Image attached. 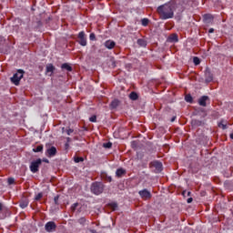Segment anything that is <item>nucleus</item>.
<instances>
[{
    "label": "nucleus",
    "instance_id": "f257e3e1",
    "mask_svg": "<svg viewBox=\"0 0 233 233\" xmlns=\"http://www.w3.org/2000/svg\"><path fill=\"white\" fill-rule=\"evenodd\" d=\"M177 8V4H176L174 1H171L158 6L157 12L160 15V19H172V17H174V12H176Z\"/></svg>",
    "mask_w": 233,
    "mask_h": 233
},
{
    "label": "nucleus",
    "instance_id": "f03ea898",
    "mask_svg": "<svg viewBox=\"0 0 233 233\" xmlns=\"http://www.w3.org/2000/svg\"><path fill=\"white\" fill-rule=\"evenodd\" d=\"M90 190L95 196H100L105 192V184L103 182L96 181L91 184Z\"/></svg>",
    "mask_w": 233,
    "mask_h": 233
},
{
    "label": "nucleus",
    "instance_id": "7ed1b4c3",
    "mask_svg": "<svg viewBox=\"0 0 233 233\" xmlns=\"http://www.w3.org/2000/svg\"><path fill=\"white\" fill-rule=\"evenodd\" d=\"M25 75V71L22 69H18L17 72L11 77V83L18 86L21 79H23V76Z\"/></svg>",
    "mask_w": 233,
    "mask_h": 233
},
{
    "label": "nucleus",
    "instance_id": "20e7f679",
    "mask_svg": "<svg viewBox=\"0 0 233 233\" xmlns=\"http://www.w3.org/2000/svg\"><path fill=\"white\" fill-rule=\"evenodd\" d=\"M149 168H154L155 174H159L160 172H163V163L158 160H154L149 163Z\"/></svg>",
    "mask_w": 233,
    "mask_h": 233
},
{
    "label": "nucleus",
    "instance_id": "39448f33",
    "mask_svg": "<svg viewBox=\"0 0 233 233\" xmlns=\"http://www.w3.org/2000/svg\"><path fill=\"white\" fill-rule=\"evenodd\" d=\"M42 164L43 160L41 158L32 161L29 167L31 172H33V174L39 172V167H41Z\"/></svg>",
    "mask_w": 233,
    "mask_h": 233
},
{
    "label": "nucleus",
    "instance_id": "423d86ee",
    "mask_svg": "<svg viewBox=\"0 0 233 233\" xmlns=\"http://www.w3.org/2000/svg\"><path fill=\"white\" fill-rule=\"evenodd\" d=\"M46 156L47 157H54L55 156L57 155V148L54 146H51L50 144H46Z\"/></svg>",
    "mask_w": 233,
    "mask_h": 233
},
{
    "label": "nucleus",
    "instance_id": "0eeeda50",
    "mask_svg": "<svg viewBox=\"0 0 233 233\" xmlns=\"http://www.w3.org/2000/svg\"><path fill=\"white\" fill-rule=\"evenodd\" d=\"M76 43L80 45L81 46H86V34H85V31H81L77 35V40Z\"/></svg>",
    "mask_w": 233,
    "mask_h": 233
},
{
    "label": "nucleus",
    "instance_id": "6e6552de",
    "mask_svg": "<svg viewBox=\"0 0 233 233\" xmlns=\"http://www.w3.org/2000/svg\"><path fill=\"white\" fill-rule=\"evenodd\" d=\"M205 83H212L214 81V74H212V71H210L209 67H206L205 73Z\"/></svg>",
    "mask_w": 233,
    "mask_h": 233
},
{
    "label": "nucleus",
    "instance_id": "1a4fd4ad",
    "mask_svg": "<svg viewBox=\"0 0 233 233\" xmlns=\"http://www.w3.org/2000/svg\"><path fill=\"white\" fill-rule=\"evenodd\" d=\"M45 228L46 232H56V228H57V225H56V222L49 221L46 224Z\"/></svg>",
    "mask_w": 233,
    "mask_h": 233
},
{
    "label": "nucleus",
    "instance_id": "9d476101",
    "mask_svg": "<svg viewBox=\"0 0 233 233\" xmlns=\"http://www.w3.org/2000/svg\"><path fill=\"white\" fill-rule=\"evenodd\" d=\"M205 125H207V122H205V120H198V119L191 120V126L194 128H198V127H205Z\"/></svg>",
    "mask_w": 233,
    "mask_h": 233
},
{
    "label": "nucleus",
    "instance_id": "9b49d317",
    "mask_svg": "<svg viewBox=\"0 0 233 233\" xmlns=\"http://www.w3.org/2000/svg\"><path fill=\"white\" fill-rule=\"evenodd\" d=\"M138 194L142 199H150V198H152V194L147 189L140 190Z\"/></svg>",
    "mask_w": 233,
    "mask_h": 233
},
{
    "label": "nucleus",
    "instance_id": "f8f14e48",
    "mask_svg": "<svg viewBox=\"0 0 233 233\" xmlns=\"http://www.w3.org/2000/svg\"><path fill=\"white\" fill-rule=\"evenodd\" d=\"M207 101H210V97L208 96H202L198 98V105L200 106H207Z\"/></svg>",
    "mask_w": 233,
    "mask_h": 233
},
{
    "label": "nucleus",
    "instance_id": "ddd939ff",
    "mask_svg": "<svg viewBox=\"0 0 233 233\" xmlns=\"http://www.w3.org/2000/svg\"><path fill=\"white\" fill-rule=\"evenodd\" d=\"M104 46H106V48H108V50H112V48L116 47V42H114L113 40H106Z\"/></svg>",
    "mask_w": 233,
    "mask_h": 233
},
{
    "label": "nucleus",
    "instance_id": "4468645a",
    "mask_svg": "<svg viewBox=\"0 0 233 233\" xmlns=\"http://www.w3.org/2000/svg\"><path fill=\"white\" fill-rule=\"evenodd\" d=\"M116 176L117 177H123V176H127V169H125L123 167L116 169Z\"/></svg>",
    "mask_w": 233,
    "mask_h": 233
},
{
    "label": "nucleus",
    "instance_id": "2eb2a0df",
    "mask_svg": "<svg viewBox=\"0 0 233 233\" xmlns=\"http://www.w3.org/2000/svg\"><path fill=\"white\" fill-rule=\"evenodd\" d=\"M28 203H29L28 198H23L21 199L19 205H20L21 208H26V207H28Z\"/></svg>",
    "mask_w": 233,
    "mask_h": 233
},
{
    "label": "nucleus",
    "instance_id": "dca6fc26",
    "mask_svg": "<svg viewBox=\"0 0 233 233\" xmlns=\"http://www.w3.org/2000/svg\"><path fill=\"white\" fill-rule=\"evenodd\" d=\"M129 99H131V101H137L139 99V95L133 91L129 94Z\"/></svg>",
    "mask_w": 233,
    "mask_h": 233
},
{
    "label": "nucleus",
    "instance_id": "f3484780",
    "mask_svg": "<svg viewBox=\"0 0 233 233\" xmlns=\"http://www.w3.org/2000/svg\"><path fill=\"white\" fill-rule=\"evenodd\" d=\"M179 41V39L177 38V35L176 34H172L169 37H168V42L169 43H177Z\"/></svg>",
    "mask_w": 233,
    "mask_h": 233
},
{
    "label": "nucleus",
    "instance_id": "a211bd4d",
    "mask_svg": "<svg viewBox=\"0 0 233 233\" xmlns=\"http://www.w3.org/2000/svg\"><path fill=\"white\" fill-rule=\"evenodd\" d=\"M101 177L102 179H104V181H107V183H112V177L108 176L106 173H102Z\"/></svg>",
    "mask_w": 233,
    "mask_h": 233
},
{
    "label": "nucleus",
    "instance_id": "6ab92c4d",
    "mask_svg": "<svg viewBox=\"0 0 233 233\" xmlns=\"http://www.w3.org/2000/svg\"><path fill=\"white\" fill-rule=\"evenodd\" d=\"M62 70H66L67 72H72V66L68 65V63H65L61 66Z\"/></svg>",
    "mask_w": 233,
    "mask_h": 233
},
{
    "label": "nucleus",
    "instance_id": "aec40b11",
    "mask_svg": "<svg viewBox=\"0 0 233 233\" xmlns=\"http://www.w3.org/2000/svg\"><path fill=\"white\" fill-rule=\"evenodd\" d=\"M204 20L206 21V23H212V20L214 19V16H212V15L210 14H206L204 15Z\"/></svg>",
    "mask_w": 233,
    "mask_h": 233
},
{
    "label": "nucleus",
    "instance_id": "412c9836",
    "mask_svg": "<svg viewBox=\"0 0 233 233\" xmlns=\"http://www.w3.org/2000/svg\"><path fill=\"white\" fill-rule=\"evenodd\" d=\"M138 46H142L143 48L147 47V40L143 39V38H139L137 41Z\"/></svg>",
    "mask_w": 233,
    "mask_h": 233
},
{
    "label": "nucleus",
    "instance_id": "4be33fe9",
    "mask_svg": "<svg viewBox=\"0 0 233 233\" xmlns=\"http://www.w3.org/2000/svg\"><path fill=\"white\" fill-rule=\"evenodd\" d=\"M54 70H56V66H54V65L49 64L48 66H46V73H51L54 74Z\"/></svg>",
    "mask_w": 233,
    "mask_h": 233
},
{
    "label": "nucleus",
    "instance_id": "5701e85b",
    "mask_svg": "<svg viewBox=\"0 0 233 233\" xmlns=\"http://www.w3.org/2000/svg\"><path fill=\"white\" fill-rule=\"evenodd\" d=\"M116 106H119V100L115 99L111 102L110 107L111 108H116Z\"/></svg>",
    "mask_w": 233,
    "mask_h": 233
},
{
    "label": "nucleus",
    "instance_id": "b1692460",
    "mask_svg": "<svg viewBox=\"0 0 233 233\" xmlns=\"http://www.w3.org/2000/svg\"><path fill=\"white\" fill-rule=\"evenodd\" d=\"M141 23L143 26H148V23H150V20H148V18H143L141 20Z\"/></svg>",
    "mask_w": 233,
    "mask_h": 233
},
{
    "label": "nucleus",
    "instance_id": "393cba45",
    "mask_svg": "<svg viewBox=\"0 0 233 233\" xmlns=\"http://www.w3.org/2000/svg\"><path fill=\"white\" fill-rule=\"evenodd\" d=\"M85 158L83 157H75V163H83Z\"/></svg>",
    "mask_w": 233,
    "mask_h": 233
},
{
    "label": "nucleus",
    "instance_id": "a878e982",
    "mask_svg": "<svg viewBox=\"0 0 233 233\" xmlns=\"http://www.w3.org/2000/svg\"><path fill=\"white\" fill-rule=\"evenodd\" d=\"M33 152H43V145L37 146L35 148H33Z\"/></svg>",
    "mask_w": 233,
    "mask_h": 233
},
{
    "label": "nucleus",
    "instance_id": "bb28decb",
    "mask_svg": "<svg viewBox=\"0 0 233 233\" xmlns=\"http://www.w3.org/2000/svg\"><path fill=\"white\" fill-rule=\"evenodd\" d=\"M185 99H186L187 103H192V101H193L191 95H186Z\"/></svg>",
    "mask_w": 233,
    "mask_h": 233
},
{
    "label": "nucleus",
    "instance_id": "cd10ccee",
    "mask_svg": "<svg viewBox=\"0 0 233 233\" xmlns=\"http://www.w3.org/2000/svg\"><path fill=\"white\" fill-rule=\"evenodd\" d=\"M218 127L219 128H221L222 130H227V124H223V121L218 123Z\"/></svg>",
    "mask_w": 233,
    "mask_h": 233
},
{
    "label": "nucleus",
    "instance_id": "c85d7f7f",
    "mask_svg": "<svg viewBox=\"0 0 233 233\" xmlns=\"http://www.w3.org/2000/svg\"><path fill=\"white\" fill-rule=\"evenodd\" d=\"M193 63H194V65L198 66V65H199V63H201V60H199V58L198 56H195L193 58Z\"/></svg>",
    "mask_w": 233,
    "mask_h": 233
},
{
    "label": "nucleus",
    "instance_id": "c756f323",
    "mask_svg": "<svg viewBox=\"0 0 233 233\" xmlns=\"http://www.w3.org/2000/svg\"><path fill=\"white\" fill-rule=\"evenodd\" d=\"M104 148H112V142L103 144Z\"/></svg>",
    "mask_w": 233,
    "mask_h": 233
},
{
    "label": "nucleus",
    "instance_id": "7c9ffc66",
    "mask_svg": "<svg viewBox=\"0 0 233 233\" xmlns=\"http://www.w3.org/2000/svg\"><path fill=\"white\" fill-rule=\"evenodd\" d=\"M7 183L8 185H14V183H15V179L14 177H8Z\"/></svg>",
    "mask_w": 233,
    "mask_h": 233
},
{
    "label": "nucleus",
    "instance_id": "2f4dec72",
    "mask_svg": "<svg viewBox=\"0 0 233 233\" xmlns=\"http://www.w3.org/2000/svg\"><path fill=\"white\" fill-rule=\"evenodd\" d=\"M109 207L112 210H117V203H111L109 204Z\"/></svg>",
    "mask_w": 233,
    "mask_h": 233
},
{
    "label": "nucleus",
    "instance_id": "473e14b6",
    "mask_svg": "<svg viewBox=\"0 0 233 233\" xmlns=\"http://www.w3.org/2000/svg\"><path fill=\"white\" fill-rule=\"evenodd\" d=\"M89 121H91V123H96L97 121V116L96 115L92 116L90 118H89Z\"/></svg>",
    "mask_w": 233,
    "mask_h": 233
},
{
    "label": "nucleus",
    "instance_id": "72a5a7b5",
    "mask_svg": "<svg viewBox=\"0 0 233 233\" xmlns=\"http://www.w3.org/2000/svg\"><path fill=\"white\" fill-rule=\"evenodd\" d=\"M191 194H192V192L187 191V190H185V191L182 192V196H184V198L187 197H187H190Z\"/></svg>",
    "mask_w": 233,
    "mask_h": 233
},
{
    "label": "nucleus",
    "instance_id": "f704fd0d",
    "mask_svg": "<svg viewBox=\"0 0 233 233\" xmlns=\"http://www.w3.org/2000/svg\"><path fill=\"white\" fill-rule=\"evenodd\" d=\"M42 198H43V193H38L35 198V201H39V199H41Z\"/></svg>",
    "mask_w": 233,
    "mask_h": 233
},
{
    "label": "nucleus",
    "instance_id": "c9c22d12",
    "mask_svg": "<svg viewBox=\"0 0 233 233\" xmlns=\"http://www.w3.org/2000/svg\"><path fill=\"white\" fill-rule=\"evenodd\" d=\"M78 205H79L78 203H75L71 206L72 212H76V208H77Z\"/></svg>",
    "mask_w": 233,
    "mask_h": 233
},
{
    "label": "nucleus",
    "instance_id": "e433bc0d",
    "mask_svg": "<svg viewBox=\"0 0 233 233\" xmlns=\"http://www.w3.org/2000/svg\"><path fill=\"white\" fill-rule=\"evenodd\" d=\"M89 39H90V41H96V34L91 33L89 35Z\"/></svg>",
    "mask_w": 233,
    "mask_h": 233
},
{
    "label": "nucleus",
    "instance_id": "4c0bfd02",
    "mask_svg": "<svg viewBox=\"0 0 233 233\" xmlns=\"http://www.w3.org/2000/svg\"><path fill=\"white\" fill-rule=\"evenodd\" d=\"M55 205H59V196L54 198Z\"/></svg>",
    "mask_w": 233,
    "mask_h": 233
},
{
    "label": "nucleus",
    "instance_id": "58836bf2",
    "mask_svg": "<svg viewBox=\"0 0 233 233\" xmlns=\"http://www.w3.org/2000/svg\"><path fill=\"white\" fill-rule=\"evenodd\" d=\"M66 132L67 136H70L71 134H74V129L69 128V129H66Z\"/></svg>",
    "mask_w": 233,
    "mask_h": 233
},
{
    "label": "nucleus",
    "instance_id": "ea45409f",
    "mask_svg": "<svg viewBox=\"0 0 233 233\" xmlns=\"http://www.w3.org/2000/svg\"><path fill=\"white\" fill-rule=\"evenodd\" d=\"M3 210H5V205L0 202V214L3 212Z\"/></svg>",
    "mask_w": 233,
    "mask_h": 233
},
{
    "label": "nucleus",
    "instance_id": "a19ab883",
    "mask_svg": "<svg viewBox=\"0 0 233 233\" xmlns=\"http://www.w3.org/2000/svg\"><path fill=\"white\" fill-rule=\"evenodd\" d=\"M192 201H194V198H187V203H192Z\"/></svg>",
    "mask_w": 233,
    "mask_h": 233
},
{
    "label": "nucleus",
    "instance_id": "79ce46f5",
    "mask_svg": "<svg viewBox=\"0 0 233 233\" xmlns=\"http://www.w3.org/2000/svg\"><path fill=\"white\" fill-rule=\"evenodd\" d=\"M208 34H214V28H210V29L208 30Z\"/></svg>",
    "mask_w": 233,
    "mask_h": 233
},
{
    "label": "nucleus",
    "instance_id": "37998d69",
    "mask_svg": "<svg viewBox=\"0 0 233 233\" xmlns=\"http://www.w3.org/2000/svg\"><path fill=\"white\" fill-rule=\"evenodd\" d=\"M44 163H50V161L47 158H43Z\"/></svg>",
    "mask_w": 233,
    "mask_h": 233
},
{
    "label": "nucleus",
    "instance_id": "c03bdc74",
    "mask_svg": "<svg viewBox=\"0 0 233 233\" xmlns=\"http://www.w3.org/2000/svg\"><path fill=\"white\" fill-rule=\"evenodd\" d=\"M65 147H66V150H67V148H69L70 145L66 142Z\"/></svg>",
    "mask_w": 233,
    "mask_h": 233
},
{
    "label": "nucleus",
    "instance_id": "a18cd8bd",
    "mask_svg": "<svg viewBox=\"0 0 233 233\" xmlns=\"http://www.w3.org/2000/svg\"><path fill=\"white\" fill-rule=\"evenodd\" d=\"M112 66H113V68H116V61L112 62Z\"/></svg>",
    "mask_w": 233,
    "mask_h": 233
},
{
    "label": "nucleus",
    "instance_id": "49530a36",
    "mask_svg": "<svg viewBox=\"0 0 233 233\" xmlns=\"http://www.w3.org/2000/svg\"><path fill=\"white\" fill-rule=\"evenodd\" d=\"M66 141H67V143H70L72 141V138L66 137Z\"/></svg>",
    "mask_w": 233,
    "mask_h": 233
},
{
    "label": "nucleus",
    "instance_id": "de8ad7c7",
    "mask_svg": "<svg viewBox=\"0 0 233 233\" xmlns=\"http://www.w3.org/2000/svg\"><path fill=\"white\" fill-rule=\"evenodd\" d=\"M79 221H80V223H85L86 219L85 218H80Z\"/></svg>",
    "mask_w": 233,
    "mask_h": 233
},
{
    "label": "nucleus",
    "instance_id": "09e8293b",
    "mask_svg": "<svg viewBox=\"0 0 233 233\" xmlns=\"http://www.w3.org/2000/svg\"><path fill=\"white\" fill-rule=\"evenodd\" d=\"M91 233H97V231L96 229H90Z\"/></svg>",
    "mask_w": 233,
    "mask_h": 233
},
{
    "label": "nucleus",
    "instance_id": "8fccbe9b",
    "mask_svg": "<svg viewBox=\"0 0 233 233\" xmlns=\"http://www.w3.org/2000/svg\"><path fill=\"white\" fill-rule=\"evenodd\" d=\"M174 121H176V116H173V117L171 118V122L174 123Z\"/></svg>",
    "mask_w": 233,
    "mask_h": 233
},
{
    "label": "nucleus",
    "instance_id": "3c124183",
    "mask_svg": "<svg viewBox=\"0 0 233 233\" xmlns=\"http://www.w3.org/2000/svg\"><path fill=\"white\" fill-rule=\"evenodd\" d=\"M229 137H230L231 139H233V133H231V134L229 135Z\"/></svg>",
    "mask_w": 233,
    "mask_h": 233
},
{
    "label": "nucleus",
    "instance_id": "603ef678",
    "mask_svg": "<svg viewBox=\"0 0 233 233\" xmlns=\"http://www.w3.org/2000/svg\"><path fill=\"white\" fill-rule=\"evenodd\" d=\"M200 110H201L202 112H205V110H203V108H200Z\"/></svg>",
    "mask_w": 233,
    "mask_h": 233
},
{
    "label": "nucleus",
    "instance_id": "864d4df0",
    "mask_svg": "<svg viewBox=\"0 0 233 233\" xmlns=\"http://www.w3.org/2000/svg\"><path fill=\"white\" fill-rule=\"evenodd\" d=\"M62 131L65 132V127L62 128Z\"/></svg>",
    "mask_w": 233,
    "mask_h": 233
}]
</instances>
